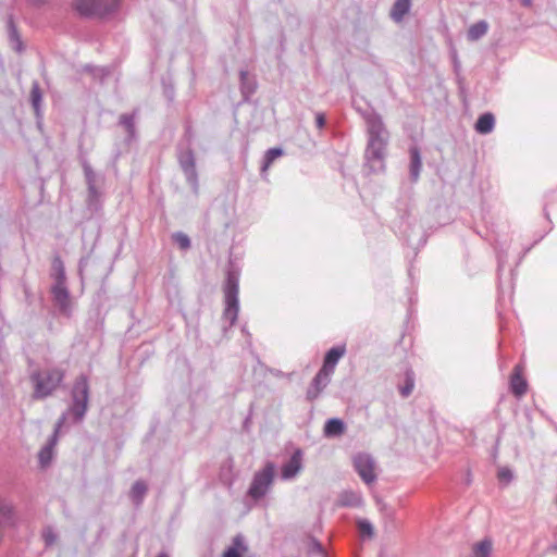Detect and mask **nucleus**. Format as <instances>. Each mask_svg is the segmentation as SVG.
<instances>
[{
  "label": "nucleus",
  "instance_id": "1",
  "mask_svg": "<svg viewBox=\"0 0 557 557\" xmlns=\"http://www.w3.org/2000/svg\"><path fill=\"white\" fill-rule=\"evenodd\" d=\"M64 379V371L59 368L44 369L34 372L30 375V382L34 386L32 397L34 399H44L61 385Z\"/></svg>",
  "mask_w": 557,
  "mask_h": 557
},
{
  "label": "nucleus",
  "instance_id": "2",
  "mask_svg": "<svg viewBox=\"0 0 557 557\" xmlns=\"http://www.w3.org/2000/svg\"><path fill=\"white\" fill-rule=\"evenodd\" d=\"M345 351L346 349L344 346L333 347L327 351L324 358L323 367L320 369L313 380L315 391L312 394L309 392V397L315 398L318 394L327 385L336 363L345 355Z\"/></svg>",
  "mask_w": 557,
  "mask_h": 557
},
{
  "label": "nucleus",
  "instance_id": "3",
  "mask_svg": "<svg viewBox=\"0 0 557 557\" xmlns=\"http://www.w3.org/2000/svg\"><path fill=\"white\" fill-rule=\"evenodd\" d=\"M119 7V0H75L74 8L83 17H104Z\"/></svg>",
  "mask_w": 557,
  "mask_h": 557
},
{
  "label": "nucleus",
  "instance_id": "4",
  "mask_svg": "<svg viewBox=\"0 0 557 557\" xmlns=\"http://www.w3.org/2000/svg\"><path fill=\"white\" fill-rule=\"evenodd\" d=\"M273 476L274 466L272 463H268L261 472L255 475L249 488V495L252 498L262 497L272 483Z\"/></svg>",
  "mask_w": 557,
  "mask_h": 557
},
{
  "label": "nucleus",
  "instance_id": "5",
  "mask_svg": "<svg viewBox=\"0 0 557 557\" xmlns=\"http://www.w3.org/2000/svg\"><path fill=\"white\" fill-rule=\"evenodd\" d=\"M88 403V383L86 377L76 380L73 387V412L76 417L82 418L87 409Z\"/></svg>",
  "mask_w": 557,
  "mask_h": 557
},
{
  "label": "nucleus",
  "instance_id": "6",
  "mask_svg": "<svg viewBox=\"0 0 557 557\" xmlns=\"http://www.w3.org/2000/svg\"><path fill=\"white\" fill-rule=\"evenodd\" d=\"M354 466L364 483L371 484L375 481L376 474L374 471V463L368 455H358L355 457Z\"/></svg>",
  "mask_w": 557,
  "mask_h": 557
},
{
  "label": "nucleus",
  "instance_id": "7",
  "mask_svg": "<svg viewBox=\"0 0 557 557\" xmlns=\"http://www.w3.org/2000/svg\"><path fill=\"white\" fill-rule=\"evenodd\" d=\"M58 263L60 265V273L57 278V284L52 288V294L55 302L61 307V309L65 310L70 306V296L67 293V289L64 285V271L62 268V263L60 260H58Z\"/></svg>",
  "mask_w": 557,
  "mask_h": 557
},
{
  "label": "nucleus",
  "instance_id": "8",
  "mask_svg": "<svg viewBox=\"0 0 557 557\" xmlns=\"http://www.w3.org/2000/svg\"><path fill=\"white\" fill-rule=\"evenodd\" d=\"M523 370L524 368L521 364H517L510 376V389L517 397L523 396L528 391V382L523 377Z\"/></svg>",
  "mask_w": 557,
  "mask_h": 557
},
{
  "label": "nucleus",
  "instance_id": "9",
  "mask_svg": "<svg viewBox=\"0 0 557 557\" xmlns=\"http://www.w3.org/2000/svg\"><path fill=\"white\" fill-rule=\"evenodd\" d=\"M366 125L369 134V139H383L385 127L382 117L377 113H370L366 117Z\"/></svg>",
  "mask_w": 557,
  "mask_h": 557
},
{
  "label": "nucleus",
  "instance_id": "10",
  "mask_svg": "<svg viewBox=\"0 0 557 557\" xmlns=\"http://www.w3.org/2000/svg\"><path fill=\"white\" fill-rule=\"evenodd\" d=\"M239 81H240V91L243 96V100H249L250 96L257 89V82L253 76H251L248 71L240 70L239 72Z\"/></svg>",
  "mask_w": 557,
  "mask_h": 557
},
{
  "label": "nucleus",
  "instance_id": "11",
  "mask_svg": "<svg viewBox=\"0 0 557 557\" xmlns=\"http://www.w3.org/2000/svg\"><path fill=\"white\" fill-rule=\"evenodd\" d=\"M494 125H495V117H494L493 113L485 112V113H482L478 117V120L474 124V128L479 134L487 135L493 131Z\"/></svg>",
  "mask_w": 557,
  "mask_h": 557
},
{
  "label": "nucleus",
  "instance_id": "12",
  "mask_svg": "<svg viewBox=\"0 0 557 557\" xmlns=\"http://www.w3.org/2000/svg\"><path fill=\"white\" fill-rule=\"evenodd\" d=\"M301 468V451L297 450L292 456L287 465L282 469V475L284 479H290L296 475Z\"/></svg>",
  "mask_w": 557,
  "mask_h": 557
},
{
  "label": "nucleus",
  "instance_id": "13",
  "mask_svg": "<svg viewBox=\"0 0 557 557\" xmlns=\"http://www.w3.org/2000/svg\"><path fill=\"white\" fill-rule=\"evenodd\" d=\"M411 8V0H396L391 10V17L395 22H400Z\"/></svg>",
  "mask_w": 557,
  "mask_h": 557
},
{
  "label": "nucleus",
  "instance_id": "14",
  "mask_svg": "<svg viewBox=\"0 0 557 557\" xmlns=\"http://www.w3.org/2000/svg\"><path fill=\"white\" fill-rule=\"evenodd\" d=\"M488 23L485 20H480L473 23L467 33V38L470 41H476L486 35L488 30Z\"/></svg>",
  "mask_w": 557,
  "mask_h": 557
},
{
  "label": "nucleus",
  "instance_id": "15",
  "mask_svg": "<svg viewBox=\"0 0 557 557\" xmlns=\"http://www.w3.org/2000/svg\"><path fill=\"white\" fill-rule=\"evenodd\" d=\"M247 552L248 547L245 545L243 537L238 535L234 537L232 546L223 553V557H244Z\"/></svg>",
  "mask_w": 557,
  "mask_h": 557
},
{
  "label": "nucleus",
  "instance_id": "16",
  "mask_svg": "<svg viewBox=\"0 0 557 557\" xmlns=\"http://www.w3.org/2000/svg\"><path fill=\"white\" fill-rule=\"evenodd\" d=\"M8 35L13 49L17 52H22L24 50V45L12 17L8 20Z\"/></svg>",
  "mask_w": 557,
  "mask_h": 557
},
{
  "label": "nucleus",
  "instance_id": "17",
  "mask_svg": "<svg viewBox=\"0 0 557 557\" xmlns=\"http://www.w3.org/2000/svg\"><path fill=\"white\" fill-rule=\"evenodd\" d=\"M29 98L35 114L37 117H39L41 112L42 92L39 83L36 81L32 85Z\"/></svg>",
  "mask_w": 557,
  "mask_h": 557
},
{
  "label": "nucleus",
  "instance_id": "18",
  "mask_svg": "<svg viewBox=\"0 0 557 557\" xmlns=\"http://www.w3.org/2000/svg\"><path fill=\"white\" fill-rule=\"evenodd\" d=\"M119 124L126 131L127 139H134L136 136L135 131V112L124 113L120 116Z\"/></svg>",
  "mask_w": 557,
  "mask_h": 557
},
{
  "label": "nucleus",
  "instance_id": "19",
  "mask_svg": "<svg viewBox=\"0 0 557 557\" xmlns=\"http://www.w3.org/2000/svg\"><path fill=\"white\" fill-rule=\"evenodd\" d=\"M492 549V541L484 539L472 546V557H491Z\"/></svg>",
  "mask_w": 557,
  "mask_h": 557
},
{
  "label": "nucleus",
  "instance_id": "20",
  "mask_svg": "<svg viewBox=\"0 0 557 557\" xmlns=\"http://www.w3.org/2000/svg\"><path fill=\"white\" fill-rule=\"evenodd\" d=\"M345 431V424L342 420L333 418L330 419L324 425V434L326 436L342 435Z\"/></svg>",
  "mask_w": 557,
  "mask_h": 557
},
{
  "label": "nucleus",
  "instance_id": "21",
  "mask_svg": "<svg viewBox=\"0 0 557 557\" xmlns=\"http://www.w3.org/2000/svg\"><path fill=\"white\" fill-rule=\"evenodd\" d=\"M411 153V166H410V174L412 181H417L419 178L420 170H421V159L419 151L413 148L410 151Z\"/></svg>",
  "mask_w": 557,
  "mask_h": 557
},
{
  "label": "nucleus",
  "instance_id": "22",
  "mask_svg": "<svg viewBox=\"0 0 557 557\" xmlns=\"http://www.w3.org/2000/svg\"><path fill=\"white\" fill-rule=\"evenodd\" d=\"M282 154H283V151L280 148H272V149L268 150V152L265 153V157H264V163L261 168V171L265 172L269 169V166L271 165V163L276 158L281 157Z\"/></svg>",
  "mask_w": 557,
  "mask_h": 557
},
{
  "label": "nucleus",
  "instance_id": "23",
  "mask_svg": "<svg viewBox=\"0 0 557 557\" xmlns=\"http://www.w3.org/2000/svg\"><path fill=\"white\" fill-rule=\"evenodd\" d=\"M147 492V486L144 482H136L133 487H132V491H131V495H132V498L136 502V503H140L144 495L146 494Z\"/></svg>",
  "mask_w": 557,
  "mask_h": 557
},
{
  "label": "nucleus",
  "instance_id": "24",
  "mask_svg": "<svg viewBox=\"0 0 557 557\" xmlns=\"http://www.w3.org/2000/svg\"><path fill=\"white\" fill-rule=\"evenodd\" d=\"M225 302H226V314H232L233 319H235L236 314H237V310H238L237 296H234V295L225 296Z\"/></svg>",
  "mask_w": 557,
  "mask_h": 557
},
{
  "label": "nucleus",
  "instance_id": "25",
  "mask_svg": "<svg viewBox=\"0 0 557 557\" xmlns=\"http://www.w3.org/2000/svg\"><path fill=\"white\" fill-rule=\"evenodd\" d=\"M173 240L183 250L188 249L190 247V240H189L188 236L184 233H175L173 235Z\"/></svg>",
  "mask_w": 557,
  "mask_h": 557
},
{
  "label": "nucleus",
  "instance_id": "26",
  "mask_svg": "<svg viewBox=\"0 0 557 557\" xmlns=\"http://www.w3.org/2000/svg\"><path fill=\"white\" fill-rule=\"evenodd\" d=\"M39 462L42 467H46L51 458H52V447L50 445L44 447L40 451H39Z\"/></svg>",
  "mask_w": 557,
  "mask_h": 557
},
{
  "label": "nucleus",
  "instance_id": "27",
  "mask_svg": "<svg viewBox=\"0 0 557 557\" xmlns=\"http://www.w3.org/2000/svg\"><path fill=\"white\" fill-rule=\"evenodd\" d=\"M238 294V285L236 280L233 276H228L226 287H225V296H237Z\"/></svg>",
  "mask_w": 557,
  "mask_h": 557
},
{
  "label": "nucleus",
  "instance_id": "28",
  "mask_svg": "<svg viewBox=\"0 0 557 557\" xmlns=\"http://www.w3.org/2000/svg\"><path fill=\"white\" fill-rule=\"evenodd\" d=\"M382 141H371L368 146L367 153L368 154H374L377 158L382 157Z\"/></svg>",
  "mask_w": 557,
  "mask_h": 557
},
{
  "label": "nucleus",
  "instance_id": "29",
  "mask_svg": "<svg viewBox=\"0 0 557 557\" xmlns=\"http://www.w3.org/2000/svg\"><path fill=\"white\" fill-rule=\"evenodd\" d=\"M359 531L362 535L371 537L373 535V528L370 522L361 520L358 522Z\"/></svg>",
  "mask_w": 557,
  "mask_h": 557
},
{
  "label": "nucleus",
  "instance_id": "30",
  "mask_svg": "<svg viewBox=\"0 0 557 557\" xmlns=\"http://www.w3.org/2000/svg\"><path fill=\"white\" fill-rule=\"evenodd\" d=\"M413 381L412 379L408 377L407 381H406V384L405 386L401 387L400 389V393L403 396L407 397L410 395V393L412 392L413 389Z\"/></svg>",
  "mask_w": 557,
  "mask_h": 557
},
{
  "label": "nucleus",
  "instance_id": "31",
  "mask_svg": "<svg viewBox=\"0 0 557 557\" xmlns=\"http://www.w3.org/2000/svg\"><path fill=\"white\" fill-rule=\"evenodd\" d=\"M42 536H44V540H45L47 545H52L55 542V540H57V536L52 532V530H46L44 532Z\"/></svg>",
  "mask_w": 557,
  "mask_h": 557
},
{
  "label": "nucleus",
  "instance_id": "32",
  "mask_svg": "<svg viewBox=\"0 0 557 557\" xmlns=\"http://www.w3.org/2000/svg\"><path fill=\"white\" fill-rule=\"evenodd\" d=\"M326 124V117L323 113L315 114V126L318 128H323Z\"/></svg>",
  "mask_w": 557,
  "mask_h": 557
},
{
  "label": "nucleus",
  "instance_id": "33",
  "mask_svg": "<svg viewBox=\"0 0 557 557\" xmlns=\"http://www.w3.org/2000/svg\"><path fill=\"white\" fill-rule=\"evenodd\" d=\"M498 479H499L500 481H506V482H508V481L511 479V472H510V470H508V469H500V470L498 471Z\"/></svg>",
  "mask_w": 557,
  "mask_h": 557
},
{
  "label": "nucleus",
  "instance_id": "34",
  "mask_svg": "<svg viewBox=\"0 0 557 557\" xmlns=\"http://www.w3.org/2000/svg\"><path fill=\"white\" fill-rule=\"evenodd\" d=\"M520 3L523 5V7H531L532 3H533V0H520Z\"/></svg>",
  "mask_w": 557,
  "mask_h": 557
},
{
  "label": "nucleus",
  "instance_id": "35",
  "mask_svg": "<svg viewBox=\"0 0 557 557\" xmlns=\"http://www.w3.org/2000/svg\"><path fill=\"white\" fill-rule=\"evenodd\" d=\"M350 497L351 499L347 498V502H354V505L358 503L359 499L355 494H351Z\"/></svg>",
  "mask_w": 557,
  "mask_h": 557
},
{
  "label": "nucleus",
  "instance_id": "36",
  "mask_svg": "<svg viewBox=\"0 0 557 557\" xmlns=\"http://www.w3.org/2000/svg\"><path fill=\"white\" fill-rule=\"evenodd\" d=\"M341 503L344 506H351V505H354V502H347L346 499H342Z\"/></svg>",
  "mask_w": 557,
  "mask_h": 557
},
{
  "label": "nucleus",
  "instance_id": "37",
  "mask_svg": "<svg viewBox=\"0 0 557 557\" xmlns=\"http://www.w3.org/2000/svg\"><path fill=\"white\" fill-rule=\"evenodd\" d=\"M165 94L170 99L173 98L171 90L165 89Z\"/></svg>",
  "mask_w": 557,
  "mask_h": 557
},
{
  "label": "nucleus",
  "instance_id": "38",
  "mask_svg": "<svg viewBox=\"0 0 557 557\" xmlns=\"http://www.w3.org/2000/svg\"><path fill=\"white\" fill-rule=\"evenodd\" d=\"M3 509H5V511H7V512H11L10 507H7V506H5Z\"/></svg>",
  "mask_w": 557,
  "mask_h": 557
},
{
  "label": "nucleus",
  "instance_id": "39",
  "mask_svg": "<svg viewBox=\"0 0 557 557\" xmlns=\"http://www.w3.org/2000/svg\"><path fill=\"white\" fill-rule=\"evenodd\" d=\"M158 557H168L165 554H160Z\"/></svg>",
  "mask_w": 557,
  "mask_h": 557
}]
</instances>
